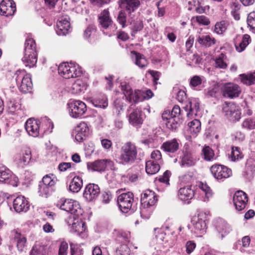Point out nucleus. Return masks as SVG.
Masks as SVG:
<instances>
[{"instance_id":"55","label":"nucleus","mask_w":255,"mask_h":255,"mask_svg":"<svg viewBox=\"0 0 255 255\" xmlns=\"http://www.w3.org/2000/svg\"><path fill=\"white\" fill-rule=\"evenodd\" d=\"M150 157V161H153L160 164L162 163V155L159 150H155L153 151L151 153Z\"/></svg>"},{"instance_id":"62","label":"nucleus","mask_w":255,"mask_h":255,"mask_svg":"<svg viewBox=\"0 0 255 255\" xmlns=\"http://www.w3.org/2000/svg\"><path fill=\"white\" fill-rule=\"evenodd\" d=\"M196 20L199 24L203 25H208L210 23L209 19L205 15L196 16Z\"/></svg>"},{"instance_id":"39","label":"nucleus","mask_w":255,"mask_h":255,"mask_svg":"<svg viewBox=\"0 0 255 255\" xmlns=\"http://www.w3.org/2000/svg\"><path fill=\"white\" fill-rule=\"evenodd\" d=\"M188 126L189 130L193 135H196L201 130V123L198 120L195 119L190 122Z\"/></svg>"},{"instance_id":"4","label":"nucleus","mask_w":255,"mask_h":255,"mask_svg":"<svg viewBox=\"0 0 255 255\" xmlns=\"http://www.w3.org/2000/svg\"><path fill=\"white\" fill-rule=\"evenodd\" d=\"M59 74L65 79L79 77L82 74L81 68L74 63H63L58 67Z\"/></svg>"},{"instance_id":"14","label":"nucleus","mask_w":255,"mask_h":255,"mask_svg":"<svg viewBox=\"0 0 255 255\" xmlns=\"http://www.w3.org/2000/svg\"><path fill=\"white\" fill-rule=\"evenodd\" d=\"M157 198L155 193L151 190H146L141 195V214L144 212L146 208L153 206Z\"/></svg>"},{"instance_id":"12","label":"nucleus","mask_w":255,"mask_h":255,"mask_svg":"<svg viewBox=\"0 0 255 255\" xmlns=\"http://www.w3.org/2000/svg\"><path fill=\"white\" fill-rule=\"evenodd\" d=\"M224 116L230 121L235 122L240 120L241 113L238 106L233 103L225 102L223 107Z\"/></svg>"},{"instance_id":"16","label":"nucleus","mask_w":255,"mask_h":255,"mask_svg":"<svg viewBox=\"0 0 255 255\" xmlns=\"http://www.w3.org/2000/svg\"><path fill=\"white\" fill-rule=\"evenodd\" d=\"M248 201L247 195L243 191H238L234 194L233 202L237 210L240 211L244 210L247 206Z\"/></svg>"},{"instance_id":"59","label":"nucleus","mask_w":255,"mask_h":255,"mask_svg":"<svg viewBox=\"0 0 255 255\" xmlns=\"http://www.w3.org/2000/svg\"><path fill=\"white\" fill-rule=\"evenodd\" d=\"M117 21L120 24H121L123 28L126 26L127 22V14L126 13L121 10L119 12L117 17Z\"/></svg>"},{"instance_id":"36","label":"nucleus","mask_w":255,"mask_h":255,"mask_svg":"<svg viewBox=\"0 0 255 255\" xmlns=\"http://www.w3.org/2000/svg\"><path fill=\"white\" fill-rule=\"evenodd\" d=\"M83 185V180L79 176H75L69 185V189L73 192H78L81 189Z\"/></svg>"},{"instance_id":"40","label":"nucleus","mask_w":255,"mask_h":255,"mask_svg":"<svg viewBox=\"0 0 255 255\" xmlns=\"http://www.w3.org/2000/svg\"><path fill=\"white\" fill-rule=\"evenodd\" d=\"M240 77L244 84L249 86L255 83V72L241 74Z\"/></svg>"},{"instance_id":"31","label":"nucleus","mask_w":255,"mask_h":255,"mask_svg":"<svg viewBox=\"0 0 255 255\" xmlns=\"http://www.w3.org/2000/svg\"><path fill=\"white\" fill-rule=\"evenodd\" d=\"M216 229L221 239L228 234L232 230L231 226L225 221L220 220L216 225Z\"/></svg>"},{"instance_id":"5","label":"nucleus","mask_w":255,"mask_h":255,"mask_svg":"<svg viewBox=\"0 0 255 255\" xmlns=\"http://www.w3.org/2000/svg\"><path fill=\"white\" fill-rule=\"evenodd\" d=\"M199 159L188 144H185L180 157L179 164L182 167H190L196 165Z\"/></svg>"},{"instance_id":"50","label":"nucleus","mask_w":255,"mask_h":255,"mask_svg":"<svg viewBox=\"0 0 255 255\" xmlns=\"http://www.w3.org/2000/svg\"><path fill=\"white\" fill-rule=\"evenodd\" d=\"M228 26V22L225 20L217 22L215 25L214 31L218 34H221L226 30Z\"/></svg>"},{"instance_id":"7","label":"nucleus","mask_w":255,"mask_h":255,"mask_svg":"<svg viewBox=\"0 0 255 255\" xmlns=\"http://www.w3.org/2000/svg\"><path fill=\"white\" fill-rule=\"evenodd\" d=\"M206 215L205 213L200 212L197 216L194 217L191 220L192 226V231L197 237H202L206 233L207 225Z\"/></svg>"},{"instance_id":"6","label":"nucleus","mask_w":255,"mask_h":255,"mask_svg":"<svg viewBox=\"0 0 255 255\" xmlns=\"http://www.w3.org/2000/svg\"><path fill=\"white\" fill-rule=\"evenodd\" d=\"M56 206L77 216L82 214V210L79 203L72 199L61 198L57 201Z\"/></svg>"},{"instance_id":"48","label":"nucleus","mask_w":255,"mask_h":255,"mask_svg":"<svg viewBox=\"0 0 255 255\" xmlns=\"http://www.w3.org/2000/svg\"><path fill=\"white\" fill-rule=\"evenodd\" d=\"M202 154L204 158L207 161H211L215 158L214 152L209 146H206L203 148Z\"/></svg>"},{"instance_id":"57","label":"nucleus","mask_w":255,"mask_h":255,"mask_svg":"<svg viewBox=\"0 0 255 255\" xmlns=\"http://www.w3.org/2000/svg\"><path fill=\"white\" fill-rule=\"evenodd\" d=\"M7 107L10 112H14L20 108V105L18 102H15L12 98L8 99Z\"/></svg>"},{"instance_id":"3","label":"nucleus","mask_w":255,"mask_h":255,"mask_svg":"<svg viewBox=\"0 0 255 255\" xmlns=\"http://www.w3.org/2000/svg\"><path fill=\"white\" fill-rule=\"evenodd\" d=\"M13 77L20 91L23 94L30 93L32 83L29 74L24 69H19L15 72Z\"/></svg>"},{"instance_id":"11","label":"nucleus","mask_w":255,"mask_h":255,"mask_svg":"<svg viewBox=\"0 0 255 255\" xmlns=\"http://www.w3.org/2000/svg\"><path fill=\"white\" fill-rule=\"evenodd\" d=\"M118 204L121 211L123 213H128L133 210L132 206L133 202V195L128 192L120 195L117 199Z\"/></svg>"},{"instance_id":"52","label":"nucleus","mask_w":255,"mask_h":255,"mask_svg":"<svg viewBox=\"0 0 255 255\" xmlns=\"http://www.w3.org/2000/svg\"><path fill=\"white\" fill-rule=\"evenodd\" d=\"M152 97H123L122 99L129 103L136 104L144 100H149Z\"/></svg>"},{"instance_id":"63","label":"nucleus","mask_w":255,"mask_h":255,"mask_svg":"<svg viewBox=\"0 0 255 255\" xmlns=\"http://www.w3.org/2000/svg\"><path fill=\"white\" fill-rule=\"evenodd\" d=\"M171 175V172L168 171L166 170L165 171L163 175L160 176L158 178V180L160 182H163L165 183L166 185L169 184V177Z\"/></svg>"},{"instance_id":"28","label":"nucleus","mask_w":255,"mask_h":255,"mask_svg":"<svg viewBox=\"0 0 255 255\" xmlns=\"http://www.w3.org/2000/svg\"><path fill=\"white\" fill-rule=\"evenodd\" d=\"M98 22L101 27L107 29L113 24V20L110 16V12L108 9L103 10L98 16Z\"/></svg>"},{"instance_id":"25","label":"nucleus","mask_w":255,"mask_h":255,"mask_svg":"<svg viewBox=\"0 0 255 255\" xmlns=\"http://www.w3.org/2000/svg\"><path fill=\"white\" fill-rule=\"evenodd\" d=\"M75 139L78 142H82L89 135V128L85 122L80 123L76 128Z\"/></svg>"},{"instance_id":"19","label":"nucleus","mask_w":255,"mask_h":255,"mask_svg":"<svg viewBox=\"0 0 255 255\" xmlns=\"http://www.w3.org/2000/svg\"><path fill=\"white\" fill-rule=\"evenodd\" d=\"M194 196V190L191 185H187L180 187L177 192L178 198L183 201H188Z\"/></svg>"},{"instance_id":"42","label":"nucleus","mask_w":255,"mask_h":255,"mask_svg":"<svg viewBox=\"0 0 255 255\" xmlns=\"http://www.w3.org/2000/svg\"><path fill=\"white\" fill-rule=\"evenodd\" d=\"M46 247L40 244H35L30 252L29 255H46Z\"/></svg>"},{"instance_id":"37","label":"nucleus","mask_w":255,"mask_h":255,"mask_svg":"<svg viewBox=\"0 0 255 255\" xmlns=\"http://www.w3.org/2000/svg\"><path fill=\"white\" fill-rule=\"evenodd\" d=\"M197 41L201 45L206 47H209L215 44L216 40L214 37L210 35H204L199 36Z\"/></svg>"},{"instance_id":"10","label":"nucleus","mask_w":255,"mask_h":255,"mask_svg":"<svg viewBox=\"0 0 255 255\" xmlns=\"http://www.w3.org/2000/svg\"><path fill=\"white\" fill-rule=\"evenodd\" d=\"M154 231L156 244L159 246V248L162 249L163 253H167L173 246V242L168 239V237L161 229L155 228Z\"/></svg>"},{"instance_id":"15","label":"nucleus","mask_w":255,"mask_h":255,"mask_svg":"<svg viewBox=\"0 0 255 255\" xmlns=\"http://www.w3.org/2000/svg\"><path fill=\"white\" fill-rule=\"evenodd\" d=\"M210 170L214 177L218 180L227 178L232 174L231 169L220 164L213 165L211 166Z\"/></svg>"},{"instance_id":"43","label":"nucleus","mask_w":255,"mask_h":255,"mask_svg":"<svg viewBox=\"0 0 255 255\" xmlns=\"http://www.w3.org/2000/svg\"><path fill=\"white\" fill-rule=\"evenodd\" d=\"M92 103L95 107L103 109L108 105L107 97H96V98L92 100Z\"/></svg>"},{"instance_id":"35","label":"nucleus","mask_w":255,"mask_h":255,"mask_svg":"<svg viewBox=\"0 0 255 255\" xmlns=\"http://www.w3.org/2000/svg\"><path fill=\"white\" fill-rule=\"evenodd\" d=\"M160 168V164L153 161L148 160L146 162L145 171L149 175H153L157 173Z\"/></svg>"},{"instance_id":"51","label":"nucleus","mask_w":255,"mask_h":255,"mask_svg":"<svg viewBox=\"0 0 255 255\" xmlns=\"http://www.w3.org/2000/svg\"><path fill=\"white\" fill-rule=\"evenodd\" d=\"M230 157L233 161H235L241 159L243 157V155L240 150V148L237 146H233L232 147V152L230 155Z\"/></svg>"},{"instance_id":"2","label":"nucleus","mask_w":255,"mask_h":255,"mask_svg":"<svg viewBox=\"0 0 255 255\" xmlns=\"http://www.w3.org/2000/svg\"><path fill=\"white\" fill-rule=\"evenodd\" d=\"M25 66L29 67L35 65L37 61V52L35 40L31 38H27L24 44V55L22 59Z\"/></svg>"},{"instance_id":"64","label":"nucleus","mask_w":255,"mask_h":255,"mask_svg":"<svg viewBox=\"0 0 255 255\" xmlns=\"http://www.w3.org/2000/svg\"><path fill=\"white\" fill-rule=\"evenodd\" d=\"M68 245L66 242H62L59 247L58 255H67Z\"/></svg>"},{"instance_id":"26","label":"nucleus","mask_w":255,"mask_h":255,"mask_svg":"<svg viewBox=\"0 0 255 255\" xmlns=\"http://www.w3.org/2000/svg\"><path fill=\"white\" fill-rule=\"evenodd\" d=\"M11 237L16 243V247L18 251L22 252L24 251L26 244V238L22 235L18 230H14L11 232Z\"/></svg>"},{"instance_id":"20","label":"nucleus","mask_w":255,"mask_h":255,"mask_svg":"<svg viewBox=\"0 0 255 255\" xmlns=\"http://www.w3.org/2000/svg\"><path fill=\"white\" fill-rule=\"evenodd\" d=\"M70 28L69 18L68 16L60 17L56 24V32L59 35H65Z\"/></svg>"},{"instance_id":"54","label":"nucleus","mask_w":255,"mask_h":255,"mask_svg":"<svg viewBox=\"0 0 255 255\" xmlns=\"http://www.w3.org/2000/svg\"><path fill=\"white\" fill-rule=\"evenodd\" d=\"M247 21L248 26L255 33V11L251 12L248 14Z\"/></svg>"},{"instance_id":"56","label":"nucleus","mask_w":255,"mask_h":255,"mask_svg":"<svg viewBox=\"0 0 255 255\" xmlns=\"http://www.w3.org/2000/svg\"><path fill=\"white\" fill-rule=\"evenodd\" d=\"M199 187L205 194L206 200L205 199L204 201H208L212 196V192L211 189L207 184H204L203 183L200 184Z\"/></svg>"},{"instance_id":"49","label":"nucleus","mask_w":255,"mask_h":255,"mask_svg":"<svg viewBox=\"0 0 255 255\" xmlns=\"http://www.w3.org/2000/svg\"><path fill=\"white\" fill-rule=\"evenodd\" d=\"M10 171L4 165L0 166V182H5L10 176Z\"/></svg>"},{"instance_id":"8","label":"nucleus","mask_w":255,"mask_h":255,"mask_svg":"<svg viewBox=\"0 0 255 255\" xmlns=\"http://www.w3.org/2000/svg\"><path fill=\"white\" fill-rule=\"evenodd\" d=\"M67 105L69 114L72 118L81 117L87 111L86 104L80 100H70Z\"/></svg>"},{"instance_id":"22","label":"nucleus","mask_w":255,"mask_h":255,"mask_svg":"<svg viewBox=\"0 0 255 255\" xmlns=\"http://www.w3.org/2000/svg\"><path fill=\"white\" fill-rule=\"evenodd\" d=\"M13 207L17 213L26 212L29 208V203L23 196H19L13 201Z\"/></svg>"},{"instance_id":"53","label":"nucleus","mask_w":255,"mask_h":255,"mask_svg":"<svg viewBox=\"0 0 255 255\" xmlns=\"http://www.w3.org/2000/svg\"><path fill=\"white\" fill-rule=\"evenodd\" d=\"M179 120V118L170 117L165 124L166 127L172 130L176 129L178 126Z\"/></svg>"},{"instance_id":"33","label":"nucleus","mask_w":255,"mask_h":255,"mask_svg":"<svg viewBox=\"0 0 255 255\" xmlns=\"http://www.w3.org/2000/svg\"><path fill=\"white\" fill-rule=\"evenodd\" d=\"M189 108V112L187 114L189 117L190 115L194 114L195 116L197 115V113L200 110V103L198 98H192L190 99L187 105V108Z\"/></svg>"},{"instance_id":"13","label":"nucleus","mask_w":255,"mask_h":255,"mask_svg":"<svg viewBox=\"0 0 255 255\" xmlns=\"http://www.w3.org/2000/svg\"><path fill=\"white\" fill-rule=\"evenodd\" d=\"M114 162L108 159H100L93 162L88 163L87 167L89 170L94 171L102 172L106 169L114 170Z\"/></svg>"},{"instance_id":"58","label":"nucleus","mask_w":255,"mask_h":255,"mask_svg":"<svg viewBox=\"0 0 255 255\" xmlns=\"http://www.w3.org/2000/svg\"><path fill=\"white\" fill-rule=\"evenodd\" d=\"M130 251V249L127 245L123 244L118 248L117 250L116 253L117 255H129Z\"/></svg>"},{"instance_id":"32","label":"nucleus","mask_w":255,"mask_h":255,"mask_svg":"<svg viewBox=\"0 0 255 255\" xmlns=\"http://www.w3.org/2000/svg\"><path fill=\"white\" fill-rule=\"evenodd\" d=\"M121 87L124 96H143L144 94V92L140 90H137L134 91L133 94L131 87L129 84L126 82H121Z\"/></svg>"},{"instance_id":"17","label":"nucleus","mask_w":255,"mask_h":255,"mask_svg":"<svg viewBox=\"0 0 255 255\" xmlns=\"http://www.w3.org/2000/svg\"><path fill=\"white\" fill-rule=\"evenodd\" d=\"M16 11V5L13 0H3L0 3V13L5 16L13 15Z\"/></svg>"},{"instance_id":"47","label":"nucleus","mask_w":255,"mask_h":255,"mask_svg":"<svg viewBox=\"0 0 255 255\" xmlns=\"http://www.w3.org/2000/svg\"><path fill=\"white\" fill-rule=\"evenodd\" d=\"M216 66L221 69H226L227 67V56L223 53L220 54L215 60Z\"/></svg>"},{"instance_id":"44","label":"nucleus","mask_w":255,"mask_h":255,"mask_svg":"<svg viewBox=\"0 0 255 255\" xmlns=\"http://www.w3.org/2000/svg\"><path fill=\"white\" fill-rule=\"evenodd\" d=\"M242 128L252 130L255 129V117L245 119L242 123Z\"/></svg>"},{"instance_id":"27","label":"nucleus","mask_w":255,"mask_h":255,"mask_svg":"<svg viewBox=\"0 0 255 255\" xmlns=\"http://www.w3.org/2000/svg\"><path fill=\"white\" fill-rule=\"evenodd\" d=\"M179 143L176 138H173L163 142L161 146V148L168 154L176 152L179 149Z\"/></svg>"},{"instance_id":"9","label":"nucleus","mask_w":255,"mask_h":255,"mask_svg":"<svg viewBox=\"0 0 255 255\" xmlns=\"http://www.w3.org/2000/svg\"><path fill=\"white\" fill-rule=\"evenodd\" d=\"M87 85L80 80H77L72 86L70 91L65 88L55 87L53 90L54 95L82 94L86 90Z\"/></svg>"},{"instance_id":"30","label":"nucleus","mask_w":255,"mask_h":255,"mask_svg":"<svg viewBox=\"0 0 255 255\" xmlns=\"http://www.w3.org/2000/svg\"><path fill=\"white\" fill-rule=\"evenodd\" d=\"M224 96H239L241 93L240 87L233 83H227L224 87Z\"/></svg>"},{"instance_id":"24","label":"nucleus","mask_w":255,"mask_h":255,"mask_svg":"<svg viewBox=\"0 0 255 255\" xmlns=\"http://www.w3.org/2000/svg\"><path fill=\"white\" fill-rule=\"evenodd\" d=\"M251 42L250 36L247 34L243 36L237 35L234 39V44L237 51L239 52L243 51Z\"/></svg>"},{"instance_id":"23","label":"nucleus","mask_w":255,"mask_h":255,"mask_svg":"<svg viewBox=\"0 0 255 255\" xmlns=\"http://www.w3.org/2000/svg\"><path fill=\"white\" fill-rule=\"evenodd\" d=\"M25 128L27 133L33 137H37L39 134V122L34 119H29L26 122Z\"/></svg>"},{"instance_id":"38","label":"nucleus","mask_w":255,"mask_h":255,"mask_svg":"<svg viewBox=\"0 0 255 255\" xmlns=\"http://www.w3.org/2000/svg\"><path fill=\"white\" fill-rule=\"evenodd\" d=\"M68 223L71 225V228L74 232L82 233L85 230V223L81 221H79L74 218H70Z\"/></svg>"},{"instance_id":"1","label":"nucleus","mask_w":255,"mask_h":255,"mask_svg":"<svg viewBox=\"0 0 255 255\" xmlns=\"http://www.w3.org/2000/svg\"><path fill=\"white\" fill-rule=\"evenodd\" d=\"M137 149L131 142H127L121 148L118 162L122 165H128L134 163L137 156Z\"/></svg>"},{"instance_id":"61","label":"nucleus","mask_w":255,"mask_h":255,"mask_svg":"<svg viewBox=\"0 0 255 255\" xmlns=\"http://www.w3.org/2000/svg\"><path fill=\"white\" fill-rule=\"evenodd\" d=\"M143 25L142 21L138 20L134 22L133 25L131 29V36L134 34L138 31H140L143 28Z\"/></svg>"},{"instance_id":"21","label":"nucleus","mask_w":255,"mask_h":255,"mask_svg":"<svg viewBox=\"0 0 255 255\" xmlns=\"http://www.w3.org/2000/svg\"><path fill=\"white\" fill-rule=\"evenodd\" d=\"M31 159V151L27 148L17 153L15 156V161L19 166L23 167L29 163Z\"/></svg>"},{"instance_id":"29","label":"nucleus","mask_w":255,"mask_h":255,"mask_svg":"<svg viewBox=\"0 0 255 255\" xmlns=\"http://www.w3.org/2000/svg\"><path fill=\"white\" fill-rule=\"evenodd\" d=\"M128 121L130 124L135 127L141 125L143 122L141 111L138 109L134 110L129 114Z\"/></svg>"},{"instance_id":"45","label":"nucleus","mask_w":255,"mask_h":255,"mask_svg":"<svg viewBox=\"0 0 255 255\" xmlns=\"http://www.w3.org/2000/svg\"><path fill=\"white\" fill-rule=\"evenodd\" d=\"M56 181V178L53 174H49L45 175L40 183L52 188Z\"/></svg>"},{"instance_id":"41","label":"nucleus","mask_w":255,"mask_h":255,"mask_svg":"<svg viewBox=\"0 0 255 255\" xmlns=\"http://www.w3.org/2000/svg\"><path fill=\"white\" fill-rule=\"evenodd\" d=\"M132 56H134L135 64L140 68H143L147 65L146 60L141 54L134 51L131 52ZM133 58V57H132Z\"/></svg>"},{"instance_id":"34","label":"nucleus","mask_w":255,"mask_h":255,"mask_svg":"<svg viewBox=\"0 0 255 255\" xmlns=\"http://www.w3.org/2000/svg\"><path fill=\"white\" fill-rule=\"evenodd\" d=\"M121 2L123 6L126 8L129 14L131 12L134 11L140 4L139 0H121Z\"/></svg>"},{"instance_id":"18","label":"nucleus","mask_w":255,"mask_h":255,"mask_svg":"<svg viewBox=\"0 0 255 255\" xmlns=\"http://www.w3.org/2000/svg\"><path fill=\"white\" fill-rule=\"evenodd\" d=\"M100 188L98 185L95 184H89L85 189L83 193L84 198L89 202L93 201L99 195Z\"/></svg>"},{"instance_id":"60","label":"nucleus","mask_w":255,"mask_h":255,"mask_svg":"<svg viewBox=\"0 0 255 255\" xmlns=\"http://www.w3.org/2000/svg\"><path fill=\"white\" fill-rule=\"evenodd\" d=\"M172 93L175 96H186V88L183 86L176 85L173 88Z\"/></svg>"},{"instance_id":"46","label":"nucleus","mask_w":255,"mask_h":255,"mask_svg":"<svg viewBox=\"0 0 255 255\" xmlns=\"http://www.w3.org/2000/svg\"><path fill=\"white\" fill-rule=\"evenodd\" d=\"M52 190V188L40 182L39 183L38 188V193L40 196L47 198Z\"/></svg>"}]
</instances>
